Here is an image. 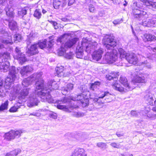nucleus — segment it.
<instances>
[{
	"label": "nucleus",
	"mask_w": 156,
	"mask_h": 156,
	"mask_svg": "<svg viewBox=\"0 0 156 156\" xmlns=\"http://www.w3.org/2000/svg\"><path fill=\"white\" fill-rule=\"evenodd\" d=\"M119 82L123 87L119 84L117 80L114 81L111 85L112 87L115 90L123 93L128 91L131 89V87L125 76H121Z\"/></svg>",
	"instance_id": "1"
},
{
	"label": "nucleus",
	"mask_w": 156,
	"mask_h": 156,
	"mask_svg": "<svg viewBox=\"0 0 156 156\" xmlns=\"http://www.w3.org/2000/svg\"><path fill=\"white\" fill-rule=\"evenodd\" d=\"M132 16L134 17L139 20H142L141 24L144 26L149 27L147 24H149V20H146L148 18V15L145 10L141 8L139 9H133L132 12Z\"/></svg>",
	"instance_id": "2"
},
{
	"label": "nucleus",
	"mask_w": 156,
	"mask_h": 156,
	"mask_svg": "<svg viewBox=\"0 0 156 156\" xmlns=\"http://www.w3.org/2000/svg\"><path fill=\"white\" fill-rule=\"evenodd\" d=\"M102 44L108 50H110L116 47L117 41L115 37L110 34L105 35L102 39Z\"/></svg>",
	"instance_id": "3"
},
{
	"label": "nucleus",
	"mask_w": 156,
	"mask_h": 156,
	"mask_svg": "<svg viewBox=\"0 0 156 156\" xmlns=\"http://www.w3.org/2000/svg\"><path fill=\"white\" fill-rule=\"evenodd\" d=\"M16 70L14 69H10L9 76L5 80L4 87L5 89H9L16 78Z\"/></svg>",
	"instance_id": "4"
},
{
	"label": "nucleus",
	"mask_w": 156,
	"mask_h": 156,
	"mask_svg": "<svg viewBox=\"0 0 156 156\" xmlns=\"http://www.w3.org/2000/svg\"><path fill=\"white\" fill-rule=\"evenodd\" d=\"M23 132L21 130H11L4 134V138L7 141H11L16 138H18L21 136Z\"/></svg>",
	"instance_id": "5"
},
{
	"label": "nucleus",
	"mask_w": 156,
	"mask_h": 156,
	"mask_svg": "<svg viewBox=\"0 0 156 156\" xmlns=\"http://www.w3.org/2000/svg\"><path fill=\"white\" fill-rule=\"evenodd\" d=\"M97 45L96 42H93L88 40L86 38H83L81 42V46L80 47V48H83L85 47V51L87 53L90 52L92 50L94 49Z\"/></svg>",
	"instance_id": "6"
},
{
	"label": "nucleus",
	"mask_w": 156,
	"mask_h": 156,
	"mask_svg": "<svg viewBox=\"0 0 156 156\" xmlns=\"http://www.w3.org/2000/svg\"><path fill=\"white\" fill-rule=\"evenodd\" d=\"M112 51L106 52L105 55L103 59L105 63L111 64L114 62L117 58V54H115Z\"/></svg>",
	"instance_id": "7"
},
{
	"label": "nucleus",
	"mask_w": 156,
	"mask_h": 156,
	"mask_svg": "<svg viewBox=\"0 0 156 156\" xmlns=\"http://www.w3.org/2000/svg\"><path fill=\"white\" fill-rule=\"evenodd\" d=\"M51 91V90L50 88L45 87V89L37 92V94L41 98L48 101L51 98V95L50 94V92Z\"/></svg>",
	"instance_id": "8"
},
{
	"label": "nucleus",
	"mask_w": 156,
	"mask_h": 156,
	"mask_svg": "<svg viewBox=\"0 0 156 156\" xmlns=\"http://www.w3.org/2000/svg\"><path fill=\"white\" fill-rule=\"evenodd\" d=\"M126 60L131 66L136 65L139 62V60L136 55L133 53H129L127 56Z\"/></svg>",
	"instance_id": "9"
},
{
	"label": "nucleus",
	"mask_w": 156,
	"mask_h": 156,
	"mask_svg": "<svg viewBox=\"0 0 156 156\" xmlns=\"http://www.w3.org/2000/svg\"><path fill=\"white\" fill-rule=\"evenodd\" d=\"M36 44H37V46L38 45L40 48L42 49L45 48L50 49L53 46V44L51 41L48 42L46 39L39 40Z\"/></svg>",
	"instance_id": "10"
},
{
	"label": "nucleus",
	"mask_w": 156,
	"mask_h": 156,
	"mask_svg": "<svg viewBox=\"0 0 156 156\" xmlns=\"http://www.w3.org/2000/svg\"><path fill=\"white\" fill-rule=\"evenodd\" d=\"M103 53L104 51L102 48H100L97 50H94L91 55L92 60L95 62L100 61L102 57Z\"/></svg>",
	"instance_id": "11"
},
{
	"label": "nucleus",
	"mask_w": 156,
	"mask_h": 156,
	"mask_svg": "<svg viewBox=\"0 0 156 156\" xmlns=\"http://www.w3.org/2000/svg\"><path fill=\"white\" fill-rule=\"evenodd\" d=\"M38 48L37 44L34 43L31 44L29 48H28L26 52V54L28 56H31L36 54L39 53Z\"/></svg>",
	"instance_id": "12"
},
{
	"label": "nucleus",
	"mask_w": 156,
	"mask_h": 156,
	"mask_svg": "<svg viewBox=\"0 0 156 156\" xmlns=\"http://www.w3.org/2000/svg\"><path fill=\"white\" fill-rule=\"evenodd\" d=\"M79 40L78 38H73L69 39L66 42L64 46H62L61 48L62 50L65 49H68L72 48L74 45Z\"/></svg>",
	"instance_id": "13"
},
{
	"label": "nucleus",
	"mask_w": 156,
	"mask_h": 156,
	"mask_svg": "<svg viewBox=\"0 0 156 156\" xmlns=\"http://www.w3.org/2000/svg\"><path fill=\"white\" fill-rule=\"evenodd\" d=\"M67 0H53V5L54 8L58 9L60 7L64 8L66 5Z\"/></svg>",
	"instance_id": "14"
},
{
	"label": "nucleus",
	"mask_w": 156,
	"mask_h": 156,
	"mask_svg": "<svg viewBox=\"0 0 156 156\" xmlns=\"http://www.w3.org/2000/svg\"><path fill=\"white\" fill-rule=\"evenodd\" d=\"M142 39L145 42H152L156 41V37L151 34L145 33L143 35Z\"/></svg>",
	"instance_id": "15"
},
{
	"label": "nucleus",
	"mask_w": 156,
	"mask_h": 156,
	"mask_svg": "<svg viewBox=\"0 0 156 156\" xmlns=\"http://www.w3.org/2000/svg\"><path fill=\"white\" fill-rule=\"evenodd\" d=\"M56 107L58 109L63 110L64 111L68 113L72 112L74 108L73 106L72 105L68 107L66 105L60 104L57 105L56 106Z\"/></svg>",
	"instance_id": "16"
},
{
	"label": "nucleus",
	"mask_w": 156,
	"mask_h": 156,
	"mask_svg": "<svg viewBox=\"0 0 156 156\" xmlns=\"http://www.w3.org/2000/svg\"><path fill=\"white\" fill-rule=\"evenodd\" d=\"M86 92H83L80 94L77 95L76 100L80 101L82 104H86L87 101V99L85 96H86L85 93Z\"/></svg>",
	"instance_id": "17"
},
{
	"label": "nucleus",
	"mask_w": 156,
	"mask_h": 156,
	"mask_svg": "<svg viewBox=\"0 0 156 156\" xmlns=\"http://www.w3.org/2000/svg\"><path fill=\"white\" fill-rule=\"evenodd\" d=\"M10 63L8 61L0 62V70L7 72L9 69Z\"/></svg>",
	"instance_id": "18"
},
{
	"label": "nucleus",
	"mask_w": 156,
	"mask_h": 156,
	"mask_svg": "<svg viewBox=\"0 0 156 156\" xmlns=\"http://www.w3.org/2000/svg\"><path fill=\"white\" fill-rule=\"evenodd\" d=\"M55 74L59 77H63L64 76V69L63 66H57L55 69Z\"/></svg>",
	"instance_id": "19"
},
{
	"label": "nucleus",
	"mask_w": 156,
	"mask_h": 156,
	"mask_svg": "<svg viewBox=\"0 0 156 156\" xmlns=\"http://www.w3.org/2000/svg\"><path fill=\"white\" fill-rule=\"evenodd\" d=\"M71 156H87V155L84 149L80 148L73 152Z\"/></svg>",
	"instance_id": "20"
},
{
	"label": "nucleus",
	"mask_w": 156,
	"mask_h": 156,
	"mask_svg": "<svg viewBox=\"0 0 156 156\" xmlns=\"http://www.w3.org/2000/svg\"><path fill=\"white\" fill-rule=\"evenodd\" d=\"M103 93V94H101V95H100L99 97L98 98H94V101L97 102L99 104H102L103 103L101 102H100L99 101V99L100 98H103L104 97H105V96L108 95H111V93L108 91H105L104 92L103 91H101V93Z\"/></svg>",
	"instance_id": "21"
},
{
	"label": "nucleus",
	"mask_w": 156,
	"mask_h": 156,
	"mask_svg": "<svg viewBox=\"0 0 156 156\" xmlns=\"http://www.w3.org/2000/svg\"><path fill=\"white\" fill-rule=\"evenodd\" d=\"M15 58L18 60L20 64L22 65L28 61L27 58L25 56V55L23 54H21L19 56H16V58Z\"/></svg>",
	"instance_id": "22"
},
{
	"label": "nucleus",
	"mask_w": 156,
	"mask_h": 156,
	"mask_svg": "<svg viewBox=\"0 0 156 156\" xmlns=\"http://www.w3.org/2000/svg\"><path fill=\"white\" fill-rule=\"evenodd\" d=\"M36 85V89L37 90H43L45 89L44 87V81L43 79H41L37 80L35 83Z\"/></svg>",
	"instance_id": "23"
},
{
	"label": "nucleus",
	"mask_w": 156,
	"mask_h": 156,
	"mask_svg": "<svg viewBox=\"0 0 156 156\" xmlns=\"http://www.w3.org/2000/svg\"><path fill=\"white\" fill-rule=\"evenodd\" d=\"M118 54L119 55V57L120 58L122 59L127 57V56L129 53H127L124 49L122 48H119L118 49Z\"/></svg>",
	"instance_id": "24"
},
{
	"label": "nucleus",
	"mask_w": 156,
	"mask_h": 156,
	"mask_svg": "<svg viewBox=\"0 0 156 156\" xmlns=\"http://www.w3.org/2000/svg\"><path fill=\"white\" fill-rule=\"evenodd\" d=\"M21 152V150L20 149H15L7 153L5 156H17Z\"/></svg>",
	"instance_id": "25"
},
{
	"label": "nucleus",
	"mask_w": 156,
	"mask_h": 156,
	"mask_svg": "<svg viewBox=\"0 0 156 156\" xmlns=\"http://www.w3.org/2000/svg\"><path fill=\"white\" fill-rule=\"evenodd\" d=\"M132 82L134 83H145V80L144 76L140 77L136 76L132 80Z\"/></svg>",
	"instance_id": "26"
},
{
	"label": "nucleus",
	"mask_w": 156,
	"mask_h": 156,
	"mask_svg": "<svg viewBox=\"0 0 156 156\" xmlns=\"http://www.w3.org/2000/svg\"><path fill=\"white\" fill-rule=\"evenodd\" d=\"M101 84V82L98 81H96L94 83H90L89 89L92 91H94L95 89L99 87Z\"/></svg>",
	"instance_id": "27"
},
{
	"label": "nucleus",
	"mask_w": 156,
	"mask_h": 156,
	"mask_svg": "<svg viewBox=\"0 0 156 156\" xmlns=\"http://www.w3.org/2000/svg\"><path fill=\"white\" fill-rule=\"evenodd\" d=\"M9 101H5L4 102L2 103L0 105V112H2L8 109L9 105Z\"/></svg>",
	"instance_id": "28"
},
{
	"label": "nucleus",
	"mask_w": 156,
	"mask_h": 156,
	"mask_svg": "<svg viewBox=\"0 0 156 156\" xmlns=\"http://www.w3.org/2000/svg\"><path fill=\"white\" fill-rule=\"evenodd\" d=\"M1 56L2 57V61H6L10 59V53L8 52H5L1 54Z\"/></svg>",
	"instance_id": "29"
},
{
	"label": "nucleus",
	"mask_w": 156,
	"mask_h": 156,
	"mask_svg": "<svg viewBox=\"0 0 156 156\" xmlns=\"http://www.w3.org/2000/svg\"><path fill=\"white\" fill-rule=\"evenodd\" d=\"M30 88H26L23 89L20 92V95L21 98H25L28 96L29 94V90Z\"/></svg>",
	"instance_id": "30"
},
{
	"label": "nucleus",
	"mask_w": 156,
	"mask_h": 156,
	"mask_svg": "<svg viewBox=\"0 0 156 156\" xmlns=\"http://www.w3.org/2000/svg\"><path fill=\"white\" fill-rule=\"evenodd\" d=\"M9 28L12 30H16L17 27V23L14 21H11L9 22Z\"/></svg>",
	"instance_id": "31"
},
{
	"label": "nucleus",
	"mask_w": 156,
	"mask_h": 156,
	"mask_svg": "<svg viewBox=\"0 0 156 156\" xmlns=\"http://www.w3.org/2000/svg\"><path fill=\"white\" fill-rule=\"evenodd\" d=\"M33 15L36 19H40L42 16L41 10L39 9H36L34 12Z\"/></svg>",
	"instance_id": "32"
},
{
	"label": "nucleus",
	"mask_w": 156,
	"mask_h": 156,
	"mask_svg": "<svg viewBox=\"0 0 156 156\" xmlns=\"http://www.w3.org/2000/svg\"><path fill=\"white\" fill-rule=\"evenodd\" d=\"M33 68L29 65L23 67V68L22 69L21 72L23 71L26 73L30 72L33 70Z\"/></svg>",
	"instance_id": "33"
},
{
	"label": "nucleus",
	"mask_w": 156,
	"mask_h": 156,
	"mask_svg": "<svg viewBox=\"0 0 156 156\" xmlns=\"http://www.w3.org/2000/svg\"><path fill=\"white\" fill-rule=\"evenodd\" d=\"M149 24H147L149 27H154L156 23V18H152L148 20Z\"/></svg>",
	"instance_id": "34"
},
{
	"label": "nucleus",
	"mask_w": 156,
	"mask_h": 156,
	"mask_svg": "<svg viewBox=\"0 0 156 156\" xmlns=\"http://www.w3.org/2000/svg\"><path fill=\"white\" fill-rule=\"evenodd\" d=\"M83 48H79L76 52V57L78 58H82L83 54Z\"/></svg>",
	"instance_id": "35"
},
{
	"label": "nucleus",
	"mask_w": 156,
	"mask_h": 156,
	"mask_svg": "<svg viewBox=\"0 0 156 156\" xmlns=\"http://www.w3.org/2000/svg\"><path fill=\"white\" fill-rule=\"evenodd\" d=\"M6 14L9 17L12 18L14 16V13L13 11L11 10L10 9L7 8L6 10Z\"/></svg>",
	"instance_id": "36"
},
{
	"label": "nucleus",
	"mask_w": 156,
	"mask_h": 156,
	"mask_svg": "<svg viewBox=\"0 0 156 156\" xmlns=\"http://www.w3.org/2000/svg\"><path fill=\"white\" fill-rule=\"evenodd\" d=\"M20 108V106L13 105L11 107L9 110V111L11 113H14L17 111L19 108Z\"/></svg>",
	"instance_id": "37"
},
{
	"label": "nucleus",
	"mask_w": 156,
	"mask_h": 156,
	"mask_svg": "<svg viewBox=\"0 0 156 156\" xmlns=\"http://www.w3.org/2000/svg\"><path fill=\"white\" fill-rule=\"evenodd\" d=\"M15 54L13 56L14 58H16V56H19L20 55L23 54L21 52L20 48L18 47H16L15 49Z\"/></svg>",
	"instance_id": "38"
},
{
	"label": "nucleus",
	"mask_w": 156,
	"mask_h": 156,
	"mask_svg": "<svg viewBox=\"0 0 156 156\" xmlns=\"http://www.w3.org/2000/svg\"><path fill=\"white\" fill-rule=\"evenodd\" d=\"M96 145L98 147L105 149L106 148L107 144L106 143L99 142Z\"/></svg>",
	"instance_id": "39"
},
{
	"label": "nucleus",
	"mask_w": 156,
	"mask_h": 156,
	"mask_svg": "<svg viewBox=\"0 0 156 156\" xmlns=\"http://www.w3.org/2000/svg\"><path fill=\"white\" fill-rule=\"evenodd\" d=\"M3 42L6 44L13 43L12 37L11 36H8V38L3 40Z\"/></svg>",
	"instance_id": "40"
},
{
	"label": "nucleus",
	"mask_w": 156,
	"mask_h": 156,
	"mask_svg": "<svg viewBox=\"0 0 156 156\" xmlns=\"http://www.w3.org/2000/svg\"><path fill=\"white\" fill-rule=\"evenodd\" d=\"M14 41L20 42L21 40V35L19 34H15L14 35Z\"/></svg>",
	"instance_id": "41"
},
{
	"label": "nucleus",
	"mask_w": 156,
	"mask_h": 156,
	"mask_svg": "<svg viewBox=\"0 0 156 156\" xmlns=\"http://www.w3.org/2000/svg\"><path fill=\"white\" fill-rule=\"evenodd\" d=\"M73 88V85L71 83L67 84L66 87V91L72 90Z\"/></svg>",
	"instance_id": "42"
},
{
	"label": "nucleus",
	"mask_w": 156,
	"mask_h": 156,
	"mask_svg": "<svg viewBox=\"0 0 156 156\" xmlns=\"http://www.w3.org/2000/svg\"><path fill=\"white\" fill-rule=\"evenodd\" d=\"M140 1L142 2L143 4L146 6H150L151 5V1L150 0H140Z\"/></svg>",
	"instance_id": "43"
},
{
	"label": "nucleus",
	"mask_w": 156,
	"mask_h": 156,
	"mask_svg": "<svg viewBox=\"0 0 156 156\" xmlns=\"http://www.w3.org/2000/svg\"><path fill=\"white\" fill-rule=\"evenodd\" d=\"M112 76L114 79L118 78L119 75V73L118 72H112L111 73Z\"/></svg>",
	"instance_id": "44"
},
{
	"label": "nucleus",
	"mask_w": 156,
	"mask_h": 156,
	"mask_svg": "<svg viewBox=\"0 0 156 156\" xmlns=\"http://www.w3.org/2000/svg\"><path fill=\"white\" fill-rule=\"evenodd\" d=\"M66 35H67V34H64L62 35L60 37H58L57 39V42H59L60 43L62 42L63 41V39L65 36Z\"/></svg>",
	"instance_id": "45"
},
{
	"label": "nucleus",
	"mask_w": 156,
	"mask_h": 156,
	"mask_svg": "<svg viewBox=\"0 0 156 156\" xmlns=\"http://www.w3.org/2000/svg\"><path fill=\"white\" fill-rule=\"evenodd\" d=\"M27 13V10L24 9H22L21 10L19 11V14L22 16H23Z\"/></svg>",
	"instance_id": "46"
},
{
	"label": "nucleus",
	"mask_w": 156,
	"mask_h": 156,
	"mask_svg": "<svg viewBox=\"0 0 156 156\" xmlns=\"http://www.w3.org/2000/svg\"><path fill=\"white\" fill-rule=\"evenodd\" d=\"M89 9L90 12L92 13L94 12L96 10L94 6L92 4L89 6Z\"/></svg>",
	"instance_id": "47"
},
{
	"label": "nucleus",
	"mask_w": 156,
	"mask_h": 156,
	"mask_svg": "<svg viewBox=\"0 0 156 156\" xmlns=\"http://www.w3.org/2000/svg\"><path fill=\"white\" fill-rule=\"evenodd\" d=\"M153 101L154 100L152 97L149 98L147 100V103L150 105H152L153 104Z\"/></svg>",
	"instance_id": "48"
},
{
	"label": "nucleus",
	"mask_w": 156,
	"mask_h": 156,
	"mask_svg": "<svg viewBox=\"0 0 156 156\" xmlns=\"http://www.w3.org/2000/svg\"><path fill=\"white\" fill-rule=\"evenodd\" d=\"M111 145L113 147L116 148H119L121 147L120 144L115 142L112 143Z\"/></svg>",
	"instance_id": "49"
},
{
	"label": "nucleus",
	"mask_w": 156,
	"mask_h": 156,
	"mask_svg": "<svg viewBox=\"0 0 156 156\" xmlns=\"http://www.w3.org/2000/svg\"><path fill=\"white\" fill-rule=\"evenodd\" d=\"M50 23L53 25L55 29H56L58 28V27L57 26L58 23L56 22L51 21H50Z\"/></svg>",
	"instance_id": "50"
},
{
	"label": "nucleus",
	"mask_w": 156,
	"mask_h": 156,
	"mask_svg": "<svg viewBox=\"0 0 156 156\" xmlns=\"http://www.w3.org/2000/svg\"><path fill=\"white\" fill-rule=\"evenodd\" d=\"M106 78L108 80H111L113 79L111 73L106 75Z\"/></svg>",
	"instance_id": "51"
},
{
	"label": "nucleus",
	"mask_w": 156,
	"mask_h": 156,
	"mask_svg": "<svg viewBox=\"0 0 156 156\" xmlns=\"http://www.w3.org/2000/svg\"><path fill=\"white\" fill-rule=\"evenodd\" d=\"M75 0H68V5L70 6L75 3Z\"/></svg>",
	"instance_id": "52"
},
{
	"label": "nucleus",
	"mask_w": 156,
	"mask_h": 156,
	"mask_svg": "<svg viewBox=\"0 0 156 156\" xmlns=\"http://www.w3.org/2000/svg\"><path fill=\"white\" fill-rule=\"evenodd\" d=\"M116 135L118 137H120L123 135V133L122 132H117L116 133Z\"/></svg>",
	"instance_id": "53"
},
{
	"label": "nucleus",
	"mask_w": 156,
	"mask_h": 156,
	"mask_svg": "<svg viewBox=\"0 0 156 156\" xmlns=\"http://www.w3.org/2000/svg\"><path fill=\"white\" fill-rule=\"evenodd\" d=\"M151 5L150 6H151L154 9H156V2H151Z\"/></svg>",
	"instance_id": "54"
},
{
	"label": "nucleus",
	"mask_w": 156,
	"mask_h": 156,
	"mask_svg": "<svg viewBox=\"0 0 156 156\" xmlns=\"http://www.w3.org/2000/svg\"><path fill=\"white\" fill-rule=\"evenodd\" d=\"M61 20L62 21L64 22H70V20L67 17H64L62 18Z\"/></svg>",
	"instance_id": "55"
},
{
	"label": "nucleus",
	"mask_w": 156,
	"mask_h": 156,
	"mask_svg": "<svg viewBox=\"0 0 156 156\" xmlns=\"http://www.w3.org/2000/svg\"><path fill=\"white\" fill-rule=\"evenodd\" d=\"M49 117L50 118L54 119H56L57 118V116L55 115V114H50Z\"/></svg>",
	"instance_id": "56"
},
{
	"label": "nucleus",
	"mask_w": 156,
	"mask_h": 156,
	"mask_svg": "<svg viewBox=\"0 0 156 156\" xmlns=\"http://www.w3.org/2000/svg\"><path fill=\"white\" fill-rule=\"evenodd\" d=\"M113 23L114 25H116L119 24L120 22L117 20H115L113 22Z\"/></svg>",
	"instance_id": "57"
},
{
	"label": "nucleus",
	"mask_w": 156,
	"mask_h": 156,
	"mask_svg": "<svg viewBox=\"0 0 156 156\" xmlns=\"http://www.w3.org/2000/svg\"><path fill=\"white\" fill-rule=\"evenodd\" d=\"M3 85V80L0 79V87H2Z\"/></svg>",
	"instance_id": "58"
},
{
	"label": "nucleus",
	"mask_w": 156,
	"mask_h": 156,
	"mask_svg": "<svg viewBox=\"0 0 156 156\" xmlns=\"http://www.w3.org/2000/svg\"><path fill=\"white\" fill-rule=\"evenodd\" d=\"M30 115H32L34 116H37V113H31L30 114Z\"/></svg>",
	"instance_id": "59"
},
{
	"label": "nucleus",
	"mask_w": 156,
	"mask_h": 156,
	"mask_svg": "<svg viewBox=\"0 0 156 156\" xmlns=\"http://www.w3.org/2000/svg\"><path fill=\"white\" fill-rule=\"evenodd\" d=\"M152 110L153 112H156V106L153 108H152Z\"/></svg>",
	"instance_id": "60"
},
{
	"label": "nucleus",
	"mask_w": 156,
	"mask_h": 156,
	"mask_svg": "<svg viewBox=\"0 0 156 156\" xmlns=\"http://www.w3.org/2000/svg\"><path fill=\"white\" fill-rule=\"evenodd\" d=\"M81 116V114L77 113L76 114V116L77 117H78Z\"/></svg>",
	"instance_id": "61"
},
{
	"label": "nucleus",
	"mask_w": 156,
	"mask_h": 156,
	"mask_svg": "<svg viewBox=\"0 0 156 156\" xmlns=\"http://www.w3.org/2000/svg\"><path fill=\"white\" fill-rule=\"evenodd\" d=\"M124 2H125V3L123 4V5L124 6H126L127 5V2H126V0H125L124 1Z\"/></svg>",
	"instance_id": "62"
},
{
	"label": "nucleus",
	"mask_w": 156,
	"mask_h": 156,
	"mask_svg": "<svg viewBox=\"0 0 156 156\" xmlns=\"http://www.w3.org/2000/svg\"><path fill=\"white\" fill-rule=\"evenodd\" d=\"M42 12L43 14H45L47 12V11L43 9L42 10Z\"/></svg>",
	"instance_id": "63"
},
{
	"label": "nucleus",
	"mask_w": 156,
	"mask_h": 156,
	"mask_svg": "<svg viewBox=\"0 0 156 156\" xmlns=\"http://www.w3.org/2000/svg\"><path fill=\"white\" fill-rule=\"evenodd\" d=\"M67 102V101L66 100L64 99L62 101V103L63 104L66 103Z\"/></svg>",
	"instance_id": "64"
}]
</instances>
